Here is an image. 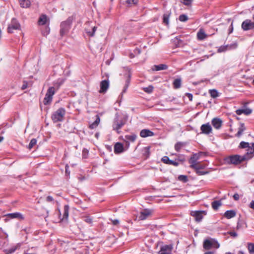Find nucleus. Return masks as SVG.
<instances>
[{
	"mask_svg": "<svg viewBox=\"0 0 254 254\" xmlns=\"http://www.w3.org/2000/svg\"><path fill=\"white\" fill-rule=\"evenodd\" d=\"M171 12L168 11L167 12L165 13L163 15V23L166 24V25H168L169 24V18L171 15Z\"/></svg>",
	"mask_w": 254,
	"mask_h": 254,
	"instance_id": "393cba45",
	"label": "nucleus"
},
{
	"mask_svg": "<svg viewBox=\"0 0 254 254\" xmlns=\"http://www.w3.org/2000/svg\"><path fill=\"white\" fill-rule=\"evenodd\" d=\"M154 135V133L149 129H144L141 130L140 135L142 137H146L148 136H151Z\"/></svg>",
	"mask_w": 254,
	"mask_h": 254,
	"instance_id": "6ab92c4d",
	"label": "nucleus"
},
{
	"mask_svg": "<svg viewBox=\"0 0 254 254\" xmlns=\"http://www.w3.org/2000/svg\"><path fill=\"white\" fill-rule=\"evenodd\" d=\"M233 197L235 200H238L240 198L239 195L238 193H235Z\"/></svg>",
	"mask_w": 254,
	"mask_h": 254,
	"instance_id": "6e6d98bb",
	"label": "nucleus"
},
{
	"mask_svg": "<svg viewBox=\"0 0 254 254\" xmlns=\"http://www.w3.org/2000/svg\"><path fill=\"white\" fill-rule=\"evenodd\" d=\"M37 143V140L35 138H33L31 140L29 145L28 148L31 149Z\"/></svg>",
	"mask_w": 254,
	"mask_h": 254,
	"instance_id": "a18cd8bd",
	"label": "nucleus"
},
{
	"mask_svg": "<svg viewBox=\"0 0 254 254\" xmlns=\"http://www.w3.org/2000/svg\"><path fill=\"white\" fill-rule=\"evenodd\" d=\"M212 207L214 210H217L222 205L221 201L220 200H216L212 202Z\"/></svg>",
	"mask_w": 254,
	"mask_h": 254,
	"instance_id": "c756f323",
	"label": "nucleus"
},
{
	"mask_svg": "<svg viewBox=\"0 0 254 254\" xmlns=\"http://www.w3.org/2000/svg\"><path fill=\"white\" fill-rule=\"evenodd\" d=\"M100 121V118L98 116H97V118L96 120L90 125V128L91 129H94L99 124Z\"/></svg>",
	"mask_w": 254,
	"mask_h": 254,
	"instance_id": "2f4dec72",
	"label": "nucleus"
},
{
	"mask_svg": "<svg viewBox=\"0 0 254 254\" xmlns=\"http://www.w3.org/2000/svg\"><path fill=\"white\" fill-rule=\"evenodd\" d=\"M138 2V0H127L126 2L129 5L136 4Z\"/></svg>",
	"mask_w": 254,
	"mask_h": 254,
	"instance_id": "49530a36",
	"label": "nucleus"
},
{
	"mask_svg": "<svg viewBox=\"0 0 254 254\" xmlns=\"http://www.w3.org/2000/svg\"><path fill=\"white\" fill-rule=\"evenodd\" d=\"M173 247L172 245H165L161 248L159 254H171Z\"/></svg>",
	"mask_w": 254,
	"mask_h": 254,
	"instance_id": "ddd939ff",
	"label": "nucleus"
},
{
	"mask_svg": "<svg viewBox=\"0 0 254 254\" xmlns=\"http://www.w3.org/2000/svg\"><path fill=\"white\" fill-rule=\"evenodd\" d=\"M232 45H225L220 46L218 49V53H221L226 51L228 49H230L232 47Z\"/></svg>",
	"mask_w": 254,
	"mask_h": 254,
	"instance_id": "f704fd0d",
	"label": "nucleus"
},
{
	"mask_svg": "<svg viewBox=\"0 0 254 254\" xmlns=\"http://www.w3.org/2000/svg\"><path fill=\"white\" fill-rule=\"evenodd\" d=\"M185 145V144L183 142H177L175 145V149L177 151L179 152V151H180L181 148Z\"/></svg>",
	"mask_w": 254,
	"mask_h": 254,
	"instance_id": "e433bc0d",
	"label": "nucleus"
},
{
	"mask_svg": "<svg viewBox=\"0 0 254 254\" xmlns=\"http://www.w3.org/2000/svg\"><path fill=\"white\" fill-rule=\"evenodd\" d=\"M252 112V110L249 108L244 109H238L237 110L236 113L237 115H240L242 114H244L246 115H248L251 114Z\"/></svg>",
	"mask_w": 254,
	"mask_h": 254,
	"instance_id": "aec40b11",
	"label": "nucleus"
},
{
	"mask_svg": "<svg viewBox=\"0 0 254 254\" xmlns=\"http://www.w3.org/2000/svg\"><path fill=\"white\" fill-rule=\"evenodd\" d=\"M20 25L15 18H12L7 27V32L9 33L13 32L14 30H19Z\"/></svg>",
	"mask_w": 254,
	"mask_h": 254,
	"instance_id": "423d86ee",
	"label": "nucleus"
},
{
	"mask_svg": "<svg viewBox=\"0 0 254 254\" xmlns=\"http://www.w3.org/2000/svg\"><path fill=\"white\" fill-rule=\"evenodd\" d=\"M68 211H69V206L68 205H65L64 206V213H63V218H62V220L64 219H67L68 216Z\"/></svg>",
	"mask_w": 254,
	"mask_h": 254,
	"instance_id": "7c9ffc66",
	"label": "nucleus"
},
{
	"mask_svg": "<svg viewBox=\"0 0 254 254\" xmlns=\"http://www.w3.org/2000/svg\"><path fill=\"white\" fill-rule=\"evenodd\" d=\"M20 4L22 7H28L30 5V1L29 0H19Z\"/></svg>",
	"mask_w": 254,
	"mask_h": 254,
	"instance_id": "c85d7f7f",
	"label": "nucleus"
},
{
	"mask_svg": "<svg viewBox=\"0 0 254 254\" xmlns=\"http://www.w3.org/2000/svg\"><path fill=\"white\" fill-rule=\"evenodd\" d=\"M48 19L46 15H42L39 18L38 23L39 25H44L46 24Z\"/></svg>",
	"mask_w": 254,
	"mask_h": 254,
	"instance_id": "bb28decb",
	"label": "nucleus"
},
{
	"mask_svg": "<svg viewBox=\"0 0 254 254\" xmlns=\"http://www.w3.org/2000/svg\"><path fill=\"white\" fill-rule=\"evenodd\" d=\"M56 90L55 87H50L48 88L45 97L43 100L44 105H48L50 104L52 101L53 96L55 94Z\"/></svg>",
	"mask_w": 254,
	"mask_h": 254,
	"instance_id": "20e7f679",
	"label": "nucleus"
},
{
	"mask_svg": "<svg viewBox=\"0 0 254 254\" xmlns=\"http://www.w3.org/2000/svg\"><path fill=\"white\" fill-rule=\"evenodd\" d=\"M209 93L210 94V96L213 98H215L219 96V93L218 91L215 89H211L209 90Z\"/></svg>",
	"mask_w": 254,
	"mask_h": 254,
	"instance_id": "c9c22d12",
	"label": "nucleus"
},
{
	"mask_svg": "<svg viewBox=\"0 0 254 254\" xmlns=\"http://www.w3.org/2000/svg\"><path fill=\"white\" fill-rule=\"evenodd\" d=\"M6 216L10 219L16 218L18 220H23L24 218L23 215L19 212L8 213L6 215Z\"/></svg>",
	"mask_w": 254,
	"mask_h": 254,
	"instance_id": "dca6fc26",
	"label": "nucleus"
},
{
	"mask_svg": "<svg viewBox=\"0 0 254 254\" xmlns=\"http://www.w3.org/2000/svg\"><path fill=\"white\" fill-rule=\"evenodd\" d=\"M68 168H69L68 165H66V166H65V173H66V174H67L68 175H69V174H70V172L68 170Z\"/></svg>",
	"mask_w": 254,
	"mask_h": 254,
	"instance_id": "680f3d73",
	"label": "nucleus"
},
{
	"mask_svg": "<svg viewBox=\"0 0 254 254\" xmlns=\"http://www.w3.org/2000/svg\"><path fill=\"white\" fill-rule=\"evenodd\" d=\"M215 252L214 251H208L205 252L204 254H214Z\"/></svg>",
	"mask_w": 254,
	"mask_h": 254,
	"instance_id": "e2e57ef3",
	"label": "nucleus"
},
{
	"mask_svg": "<svg viewBox=\"0 0 254 254\" xmlns=\"http://www.w3.org/2000/svg\"><path fill=\"white\" fill-rule=\"evenodd\" d=\"M236 211L233 210H231L226 211L225 212L224 216L227 219H231L234 217L236 216Z\"/></svg>",
	"mask_w": 254,
	"mask_h": 254,
	"instance_id": "412c9836",
	"label": "nucleus"
},
{
	"mask_svg": "<svg viewBox=\"0 0 254 254\" xmlns=\"http://www.w3.org/2000/svg\"><path fill=\"white\" fill-rule=\"evenodd\" d=\"M204 153L202 152H200L198 153L193 154L191 157H190L189 162L190 165H195L198 162H197V160L200 158V156L203 154Z\"/></svg>",
	"mask_w": 254,
	"mask_h": 254,
	"instance_id": "9d476101",
	"label": "nucleus"
},
{
	"mask_svg": "<svg viewBox=\"0 0 254 254\" xmlns=\"http://www.w3.org/2000/svg\"><path fill=\"white\" fill-rule=\"evenodd\" d=\"M198 39L202 40L207 37V35L202 29H200L197 33Z\"/></svg>",
	"mask_w": 254,
	"mask_h": 254,
	"instance_id": "a878e982",
	"label": "nucleus"
},
{
	"mask_svg": "<svg viewBox=\"0 0 254 254\" xmlns=\"http://www.w3.org/2000/svg\"><path fill=\"white\" fill-rule=\"evenodd\" d=\"M3 137H0V142H1L3 140Z\"/></svg>",
	"mask_w": 254,
	"mask_h": 254,
	"instance_id": "338daca9",
	"label": "nucleus"
},
{
	"mask_svg": "<svg viewBox=\"0 0 254 254\" xmlns=\"http://www.w3.org/2000/svg\"><path fill=\"white\" fill-rule=\"evenodd\" d=\"M252 84L254 85V79H253V80L252 81Z\"/></svg>",
	"mask_w": 254,
	"mask_h": 254,
	"instance_id": "774afa93",
	"label": "nucleus"
},
{
	"mask_svg": "<svg viewBox=\"0 0 254 254\" xmlns=\"http://www.w3.org/2000/svg\"><path fill=\"white\" fill-rule=\"evenodd\" d=\"M203 248L205 250H210L211 248L218 249L220 247L219 243L214 239H206L203 244Z\"/></svg>",
	"mask_w": 254,
	"mask_h": 254,
	"instance_id": "7ed1b4c3",
	"label": "nucleus"
},
{
	"mask_svg": "<svg viewBox=\"0 0 254 254\" xmlns=\"http://www.w3.org/2000/svg\"><path fill=\"white\" fill-rule=\"evenodd\" d=\"M248 249L250 254H254V244L249 243L248 244Z\"/></svg>",
	"mask_w": 254,
	"mask_h": 254,
	"instance_id": "ea45409f",
	"label": "nucleus"
},
{
	"mask_svg": "<svg viewBox=\"0 0 254 254\" xmlns=\"http://www.w3.org/2000/svg\"><path fill=\"white\" fill-rule=\"evenodd\" d=\"M126 119L121 118L116 114L112 125L113 129L116 131L118 134H120L121 132L120 129L126 124Z\"/></svg>",
	"mask_w": 254,
	"mask_h": 254,
	"instance_id": "f257e3e1",
	"label": "nucleus"
},
{
	"mask_svg": "<svg viewBox=\"0 0 254 254\" xmlns=\"http://www.w3.org/2000/svg\"><path fill=\"white\" fill-rule=\"evenodd\" d=\"M206 167L205 164H200L199 163L195 165H190V167L194 169L195 171L200 170V169H203Z\"/></svg>",
	"mask_w": 254,
	"mask_h": 254,
	"instance_id": "4be33fe9",
	"label": "nucleus"
},
{
	"mask_svg": "<svg viewBox=\"0 0 254 254\" xmlns=\"http://www.w3.org/2000/svg\"><path fill=\"white\" fill-rule=\"evenodd\" d=\"M204 212V211H194L193 212V215L195 216L197 221H200L203 217L202 214Z\"/></svg>",
	"mask_w": 254,
	"mask_h": 254,
	"instance_id": "b1692460",
	"label": "nucleus"
},
{
	"mask_svg": "<svg viewBox=\"0 0 254 254\" xmlns=\"http://www.w3.org/2000/svg\"><path fill=\"white\" fill-rule=\"evenodd\" d=\"M65 114V109L63 108H60L53 114L52 119L55 123L62 122L64 120Z\"/></svg>",
	"mask_w": 254,
	"mask_h": 254,
	"instance_id": "f03ea898",
	"label": "nucleus"
},
{
	"mask_svg": "<svg viewBox=\"0 0 254 254\" xmlns=\"http://www.w3.org/2000/svg\"><path fill=\"white\" fill-rule=\"evenodd\" d=\"M243 156L245 157L246 161L252 158L254 156V150L253 147H252V143L247 148V153Z\"/></svg>",
	"mask_w": 254,
	"mask_h": 254,
	"instance_id": "1a4fd4ad",
	"label": "nucleus"
},
{
	"mask_svg": "<svg viewBox=\"0 0 254 254\" xmlns=\"http://www.w3.org/2000/svg\"><path fill=\"white\" fill-rule=\"evenodd\" d=\"M242 28L244 31L252 30L254 28V22L250 19H246L242 23Z\"/></svg>",
	"mask_w": 254,
	"mask_h": 254,
	"instance_id": "6e6552de",
	"label": "nucleus"
},
{
	"mask_svg": "<svg viewBox=\"0 0 254 254\" xmlns=\"http://www.w3.org/2000/svg\"><path fill=\"white\" fill-rule=\"evenodd\" d=\"M168 66L165 64H160L159 65H154L152 69L153 70L159 71L167 69Z\"/></svg>",
	"mask_w": 254,
	"mask_h": 254,
	"instance_id": "5701e85b",
	"label": "nucleus"
},
{
	"mask_svg": "<svg viewBox=\"0 0 254 254\" xmlns=\"http://www.w3.org/2000/svg\"><path fill=\"white\" fill-rule=\"evenodd\" d=\"M124 151V146L123 144L120 142H117L114 146V152L116 154L120 153Z\"/></svg>",
	"mask_w": 254,
	"mask_h": 254,
	"instance_id": "a211bd4d",
	"label": "nucleus"
},
{
	"mask_svg": "<svg viewBox=\"0 0 254 254\" xmlns=\"http://www.w3.org/2000/svg\"><path fill=\"white\" fill-rule=\"evenodd\" d=\"M250 207L254 210V200H252L250 204Z\"/></svg>",
	"mask_w": 254,
	"mask_h": 254,
	"instance_id": "052dcab7",
	"label": "nucleus"
},
{
	"mask_svg": "<svg viewBox=\"0 0 254 254\" xmlns=\"http://www.w3.org/2000/svg\"><path fill=\"white\" fill-rule=\"evenodd\" d=\"M245 129L246 127H245L244 124H241L240 127L239 128L238 131L236 134V136L237 137H240Z\"/></svg>",
	"mask_w": 254,
	"mask_h": 254,
	"instance_id": "473e14b6",
	"label": "nucleus"
},
{
	"mask_svg": "<svg viewBox=\"0 0 254 254\" xmlns=\"http://www.w3.org/2000/svg\"><path fill=\"white\" fill-rule=\"evenodd\" d=\"M233 30V24L232 23L230 27V32L229 33H231Z\"/></svg>",
	"mask_w": 254,
	"mask_h": 254,
	"instance_id": "0e129e2a",
	"label": "nucleus"
},
{
	"mask_svg": "<svg viewBox=\"0 0 254 254\" xmlns=\"http://www.w3.org/2000/svg\"><path fill=\"white\" fill-rule=\"evenodd\" d=\"M153 87L151 85L147 87H144L143 90L144 92L147 93H150L153 91Z\"/></svg>",
	"mask_w": 254,
	"mask_h": 254,
	"instance_id": "79ce46f5",
	"label": "nucleus"
},
{
	"mask_svg": "<svg viewBox=\"0 0 254 254\" xmlns=\"http://www.w3.org/2000/svg\"><path fill=\"white\" fill-rule=\"evenodd\" d=\"M46 200L48 202H52L54 201V198L52 196L49 195L47 197Z\"/></svg>",
	"mask_w": 254,
	"mask_h": 254,
	"instance_id": "5fc2aeb1",
	"label": "nucleus"
},
{
	"mask_svg": "<svg viewBox=\"0 0 254 254\" xmlns=\"http://www.w3.org/2000/svg\"><path fill=\"white\" fill-rule=\"evenodd\" d=\"M173 86L175 89H178L181 86V79H176L173 82Z\"/></svg>",
	"mask_w": 254,
	"mask_h": 254,
	"instance_id": "72a5a7b5",
	"label": "nucleus"
},
{
	"mask_svg": "<svg viewBox=\"0 0 254 254\" xmlns=\"http://www.w3.org/2000/svg\"><path fill=\"white\" fill-rule=\"evenodd\" d=\"M137 52V54H139L140 53V50L138 49H135V52Z\"/></svg>",
	"mask_w": 254,
	"mask_h": 254,
	"instance_id": "69168bd1",
	"label": "nucleus"
},
{
	"mask_svg": "<svg viewBox=\"0 0 254 254\" xmlns=\"http://www.w3.org/2000/svg\"><path fill=\"white\" fill-rule=\"evenodd\" d=\"M109 87V81L108 80H102L100 83V89L99 92L101 93H105Z\"/></svg>",
	"mask_w": 254,
	"mask_h": 254,
	"instance_id": "9b49d317",
	"label": "nucleus"
},
{
	"mask_svg": "<svg viewBox=\"0 0 254 254\" xmlns=\"http://www.w3.org/2000/svg\"><path fill=\"white\" fill-rule=\"evenodd\" d=\"M183 3L186 5H189L190 4L191 2L192 1V0H183Z\"/></svg>",
	"mask_w": 254,
	"mask_h": 254,
	"instance_id": "603ef678",
	"label": "nucleus"
},
{
	"mask_svg": "<svg viewBox=\"0 0 254 254\" xmlns=\"http://www.w3.org/2000/svg\"><path fill=\"white\" fill-rule=\"evenodd\" d=\"M186 160L185 157L183 155L179 156L176 159V161H178L181 162H183Z\"/></svg>",
	"mask_w": 254,
	"mask_h": 254,
	"instance_id": "09e8293b",
	"label": "nucleus"
},
{
	"mask_svg": "<svg viewBox=\"0 0 254 254\" xmlns=\"http://www.w3.org/2000/svg\"><path fill=\"white\" fill-rule=\"evenodd\" d=\"M162 161L168 165H172L174 166H178L179 164V162L178 161L171 160L169 159V158L168 156H164L162 157L161 159Z\"/></svg>",
	"mask_w": 254,
	"mask_h": 254,
	"instance_id": "2eb2a0df",
	"label": "nucleus"
},
{
	"mask_svg": "<svg viewBox=\"0 0 254 254\" xmlns=\"http://www.w3.org/2000/svg\"><path fill=\"white\" fill-rule=\"evenodd\" d=\"M201 132L204 134H208L212 131V127L209 123L203 124L200 127Z\"/></svg>",
	"mask_w": 254,
	"mask_h": 254,
	"instance_id": "4468645a",
	"label": "nucleus"
},
{
	"mask_svg": "<svg viewBox=\"0 0 254 254\" xmlns=\"http://www.w3.org/2000/svg\"><path fill=\"white\" fill-rule=\"evenodd\" d=\"M186 96L188 97V98L189 99V100L190 101H192L193 96L191 94L187 93H186Z\"/></svg>",
	"mask_w": 254,
	"mask_h": 254,
	"instance_id": "4d7b16f0",
	"label": "nucleus"
},
{
	"mask_svg": "<svg viewBox=\"0 0 254 254\" xmlns=\"http://www.w3.org/2000/svg\"><path fill=\"white\" fill-rule=\"evenodd\" d=\"M228 234L233 237H236L238 236L237 233L234 231L228 232Z\"/></svg>",
	"mask_w": 254,
	"mask_h": 254,
	"instance_id": "3c124183",
	"label": "nucleus"
},
{
	"mask_svg": "<svg viewBox=\"0 0 254 254\" xmlns=\"http://www.w3.org/2000/svg\"><path fill=\"white\" fill-rule=\"evenodd\" d=\"M178 179L179 181H182L184 183H186L188 181L187 176L185 175H180L178 177Z\"/></svg>",
	"mask_w": 254,
	"mask_h": 254,
	"instance_id": "37998d69",
	"label": "nucleus"
},
{
	"mask_svg": "<svg viewBox=\"0 0 254 254\" xmlns=\"http://www.w3.org/2000/svg\"><path fill=\"white\" fill-rule=\"evenodd\" d=\"M251 145L249 142L242 141L239 144V147L241 148H247Z\"/></svg>",
	"mask_w": 254,
	"mask_h": 254,
	"instance_id": "58836bf2",
	"label": "nucleus"
},
{
	"mask_svg": "<svg viewBox=\"0 0 254 254\" xmlns=\"http://www.w3.org/2000/svg\"><path fill=\"white\" fill-rule=\"evenodd\" d=\"M212 125L216 129H219L222 125V121L219 118H215L212 120Z\"/></svg>",
	"mask_w": 254,
	"mask_h": 254,
	"instance_id": "f3484780",
	"label": "nucleus"
},
{
	"mask_svg": "<svg viewBox=\"0 0 254 254\" xmlns=\"http://www.w3.org/2000/svg\"><path fill=\"white\" fill-rule=\"evenodd\" d=\"M50 28L49 27H46L45 28V31L43 32V35H48L50 33Z\"/></svg>",
	"mask_w": 254,
	"mask_h": 254,
	"instance_id": "864d4df0",
	"label": "nucleus"
},
{
	"mask_svg": "<svg viewBox=\"0 0 254 254\" xmlns=\"http://www.w3.org/2000/svg\"><path fill=\"white\" fill-rule=\"evenodd\" d=\"M70 20L67 19V20L62 22L61 24L60 35L62 36L65 35L68 31L70 28Z\"/></svg>",
	"mask_w": 254,
	"mask_h": 254,
	"instance_id": "0eeeda50",
	"label": "nucleus"
},
{
	"mask_svg": "<svg viewBox=\"0 0 254 254\" xmlns=\"http://www.w3.org/2000/svg\"><path fill=\"white\" fill-rule=\"evenodd\" d=\"M27 87V83L26 81H24L23 84L22 86L21 89L22 90H24V89H26Z\"/></svg>",
	"mask_w": 254,
	"mask_h": 254,
	"instance_id": "13d9d810",
	"label": "nucleus"
},
{
	"mask_svg": "<svg viewBox=\"0 0 254 254\" xmlns=\"http://www.w3.org/2000/svg\"><path fill=\"white\" fill-rule=\"evenodd\" d=\"M84 220L85 222H87V223H88L89 224H90V223H91L92 222V219L90 217H88V216H87V217H85Z\"/></svg>",
	"mask_w": 254,
	"mask_h": 254,
	"instance_id": "8fccbe9b",
	"label": "nucleus"
},
{
	"mask_svg": "<svg viewBox=\"0 0 254 254\" xmlns=\"http://www.w3.org/2000/svg\"><path fill=\"white\" fill-rule=\"evenodd\" d=\"M125 138L128 140L133 142L136 138V135L135 134L127 135L125 136Z\"/></svg>",
	"mask_w": 254,
	"mask_h": 254,
	"instance_id": "4c0bfd02",
	"label": "nucleus"
},
{
	"mask_svg": "<svg viewBox=\"0 0 254 254\" xmlns=\"http://www.w3.org/2000/svg\"><path fill=\"white\" fill-rule=\"evenodd\" d=\"M112 223L114 225H117L119 224V221L117 219L112 220Z\"/></svg>",
	"mask_w": 254,
	"mask_h": 254,
	"instance_id": "bf43d9fd",
	"label": "nucleus"
},
{
	"mask_svg": "<svg viewBox=\"0 0 254 254\" xmlns=\"http://www.w3.org/2000/svg\"><path fill=\"white\" fill-rule=\"evenodd\" d=\"M227 161L228 163L231 164L237 165L246 160L245 158L243 155L241 156L239 155H234L228 157L227 158Z\"/></svg>",
	"mask_w": 254,
	"mask_h": 254,
	"instance_id": "39448f33",
	"label": "nucleus"
},
{
	"mask_svg": "<svg viewBox=\"0 0 254 254\" xmlns=\"http://www.w3.org/2000/svg\"><path fill=\"white\" fill-rule=\"evenodd\" d=\"M96 29L97 27L94 26L92 27L91 30L86 28L85 29V31L88 36L92 37L94 35Z\"/></svg>",
	"mask_w": 254,
	"mask_h": 254,
	"instance_id": "cd10ccee",
	"label": "nucleus"
},
{
	"mask_svg": "<svg viewBox=\"0 0 254 254\" xmlns=\"http://www.w3.org/2000/svg\"><path fill=\"white\" fill-rule=\"evenodd\" d=\"M129 83H130V76H128L127 77V79L126 80V84H125L124 89L122 91V93H125L126 92V90L129 86Z\"/></svg>",
	"mask_w": 254,
	"mask_h": 254,
	"instance_id": "a19ab883",
	"label": "nucleus"
},
{
	"mask_svg": "<svg viewBox=\"0 0 254 254\" xmlns=\"http://www.w3.org/2000/svg\"><path fill=\"white\" fill-rule=\"evenodd\" d=\"M152 213V210L148 209H145L140 212L139 219L140 220H145Z\"/></svg>",
	"mask_w": 254,
	"mask_h": 254,
	"instance_id": "f8f14e48",
	"label": "nucleus"
},
{
	"mask_svg": "<svg viewBox=\"0 0 254 254\" xmlns=\"http://www.w3.org/2000/svg\"><path fill=\"white\" fill-rule=\"evenodd\" d=\"M179 20L181 22H186L188 20V17L186 14H181L179 16Z\"/></svg>",
	"mask_w": 254,
	"mask_h": 254,
	"instance_id": "c03bdc74",
	"label": "nucleus"
},
{
	"mask_svg": "<svg viewBox=\"0 0 254 254\" xmlns=\"http://www.w3.org/2000/svg\"><path fill=\"white\" fill-rule=\"evenodd\" d=\"M195 171L196 173L199 176L204 175L207 174L208 173V171H200V170H197V171Z\"/></svg>",
	"mask_w": 254,
	"mask_h": 254,
	"instance_id": "de8ad7c7",
	"label": "nucleus"
}]
</instances>
